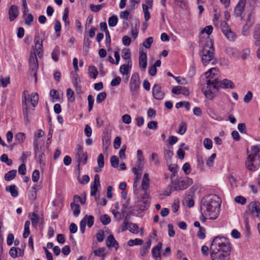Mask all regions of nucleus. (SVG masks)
Masks as SVG:
<instances>
[{"label":"nucleus","instance_id":"nucleus-1","mask_svg":"<svg viewBox=\"0 0 260 260\" xmlns=\"http://www.w3.org/2000/svg\"><path fill=\"white\" fill-rule=\"evenodd\" d=\"M231 251V244L228 239L216 237L210 248L211 258L212 260H229Z\"/></svg>","mask_w":260,"mask_h":260},{"label":"nucleus","instance_id":"nucleus-2","mask_svg":"<svg viewBox=\"0 0 260 260\" xmlns=\"http://www.w3.org/2000/svg\"><path fill=\"white\" fill-rule=\"evenodd\" d=\"M220 205V199L216 195L204 198L201 203L202 214L207 215L210 219H215L218 216Z\"/></svg>","mask_w":260,"mask_h":260},{"label":"nucleus","instance_id":"nucleus-3","mask_svg":"<svg viewBox=\"0 0 260 260\" xmlns=\"http://www.w3.org/2000/svg\"><path fill=\"white\" fill-rule=\"evenodd\" d=\"M29 64V74L35 77V82L36 83L37 81V71L39 68V64L36 53H31Z\"/></svg>","mask_w":260,"mask_h":260},{"label":"nucleus","instance_id":"nucleus-4","mask_svg":"<svg viewBox=\"0 0 260 260\" xmlns=\"http://www.w3.org/2000/svg\"><path fill=\"white\" fill-rule=\"evenodd\" d=\"M77 153L76 154V159L77 160V167L79 169L80 164L85 165L87 161V154L86 152H84L83 148L80 145H77Z\"/></svg>","mask_w":260,"mask_h":260},{"label":"nucleus","instance_id":"nucleus-5","mask_svg":"<svg viewBox=\"0 0 260 260\" xmlns=\"http://www.w3.org/2000/svg\"><path fill=\"white\" fill-rule=\"evenodd\" d=\"M140 77L137 73H134L131 78L129 82V90L133 94H135L140 87Z\"/></svg>","mask_w":260,"mask_h":260},{"label":"nucleus","instance_id":"nucleus-6","mask_svg":"<svg viewBox=\"0 0 260 260\" xmlns=\"http://www.w3.org/2000/svg\"><path fill=\"white\" fill-rule=\"evenodd\" d=\"M214 51L213 42L210 37H207L202 50V55L214 56Z\"/></svg>","mask_w":260,"mask_h":260},{"label":"nucleus","instance_id":"nucleus-7","mask_svg":"<svg viewBox=\"0 0 260 260\" xmlns=\"http://www.w3.org/2000/svg\"><path fill=\"white\" fill-rule=\"evenodd\" d=\"M247 212L260 218V203L256 201L250 202L247 206Z\"/></svg>","mask_w":260,"mask_h":260},{"label":"nucleus","instance_id":"nucleus-8","mask_svg":"<svg viewBox=\"0 0 260 260\" xmlns=\"http://www.w3.org/2000/svg\"><path fill=\"white\" fill-rule=\"evenodd\" d=\"M207 89L214 91V93L218 91L219 86V82L216 79L211 77L207 81Z\"/></svg>","mask_w":260,"mask_h":260},{"label":"nucleus","instance_id":"nucleus-9","mask_svg":"<svg viewBox=\"0 0 260 260\" xmlns=\"http://www.w3.org/2000/svg\"><path fill=\"white\" fill-rule=\"evenodd\" d=\"M152 95L153 98L157 100H160L164 98L165 94L158 84L154 85L152 88Z\"/></svg>","mask_w":260,"mask_h":260},{"label":"nucleus","instance_id":"nucleus-10","mask_svg":"<svg viewBox=\"0 0 260 260\" xmlns=\"http://www.w3.org/2000/svg\"><path fill=\"white\" fill-rule=\"evenodd\" d=\"M246 0H239L234 9V15L236 17L240 16L243 12Z\"/></svg>","mask_w":260,"mask_h":260},{"label":"nucleus","instance_id":"nucleus-11","mask_svg":"<svg viewBox=\"0 0 260 260\" xmlns=\"http://www.w3.org/2000/svg\"><path fill=\"white\" fill-rule=\"evenodd\" d=\"M255 158L252 157V154L248 155L247 158L245 161V166L246 168L250 171H255L258 169V168L253 164Z\"/></svg>","mask_w":260,"mask_h":260},{"label":"nucleus","instance_id":"nucleus-12","mask_svg":"<svg viewBox=\"0 0 260 260\" xmlns=\"http://www.w3.org/2000/svg\"><path fill=\"white\" fill-rule=\"evenodd\" d=\"M192 183V180L189 178H180L178 180V187L179 190H183L187 188Z\"/></svg>","mask_w":260,"mask_h":260},{"label":"nucleus","instance_id":"nucleus-13","mask_svg":"<svg viewBox=\"0 0 260 260\" xmlns=\"http://www.w3.org/2000/svg\"><path fill=\"white\" fill-rule=\"evenodd\" d=\"M8 14L10 21H14L17 17L19 14L17 6L15 5L11 6L9 10Z\"/></svg>","mask_w":260,"mask_h":260},{"label":"nucleus","instance_id":"nucleus-14","mask_svg":"<svg viewBox=\"0 0 260 260\" xmlns=\"http://www.w3.org/2000/svg\"><path fill=\"white\" fill-rule=\"evenodd\" d=\"M139 64L143 70H145L147 66V54L143 51H140L139 52Z\"/></svg>","mask_w":260,"mask_h":260},{"label":"nucleus","instance_id":"nucleus-15","mask_svg":"<svg viewBox=\"0 0 260 260\" xmlns=\"http://www.w3.org/2000/svg\"><path fill=\"white\" fill-rule=\"evenodd\" d=\"M253 37L256 40L255 45L259 46L260 45V24H256L254 27Z\"/></svg>","mask_w":260,"mask_h":260},{"label":"nucleus","instance_id":"nucleus-16","mask_svg":"<svg viewBox=\"0 0 260 260\" xmlns=\"http://www.w3.org/2000/svg\"><path fill=\"white\" fill-rule=\"evenodd\" d=\"M106 245L108 247H114L116 250L118 248V243L112 235H110L107 238L106 241Z\"/></svg>","mask_w":260,"mask_h":260},{"label":"nucleus","instance_id":"nucleus-17","mask_svg":"<svg viewBox=\"0 0 260 260\" xmlns=\"http://www.w3.org/2000/svg\"><path fill=\"white\" fill-rule=\"evenodd\" d=\"M220 87L223 88H234L235 85L234 83L230 80L227 79H223L221 82L219 83Z\"/></svg>","mask_w":260,"mask_h":260},{"label":"nucleus","instance_id":"nucleus-18","mask_svg":"<svg viewBox=\"0 0 260 260\" xmlns=\"http://www.w3.org/2000/svg\"><path fill=\"white\" fill-rule=\"evenodd\" d=\"M162 244L161 242H159L155 247L152 248V257H154V258H157L160 257V251L162 248Z\"/></svg>","mask_w":260,"mask_h":260},{"label":"nucleus","instance_id":"nucleus-19","mask_svg":"<svg viewBox=\"0 0 260 260\" xmlns=\"http://www.w3.org/2000/svg\"><path fill=\"white\" fill-rule=\"evenodd\" d=\"M150 205L149 200H141L137 205L139 210L144 211L148 208Z\"/></svg>","mask_w":260,"mask_h":260},{"label":"nucleus","instance_id":"nucleus-20","mask_svg":"<svg viewBox=\"0 0 260 260\" xmlns=\"http://www.w3.org/2000/svg\"><path fill=\"white\" fill-rule=\"evenodd\" d=\"M149 178L148 173H145L142 179L141 188L144 191H146L149 188Z\"/></svg>","mask_w":260,"mask_h":260},{"label":"nucleus","instance_id":"nucleus-21","mask_svg":"<svg viewBox=\"0 0 260 260\" xmlns=\"http://www.w3.org/2000/svg\"><path fill=\"white\" fill-rule=\"evenodd\" d=\"M132 63L126 64H124L121 66L120 68L119 71L121 74L123 75H126L127 76L129 74L130 70L132 68Z\"/></svg>","mask_w":260,"mask_h":260},{"label":"nucleus","instance_id":"nucleus-22","mask_svg":"<svg viewBox=\"0 0 260 260\" xmlns=\"http://www.w3.org/2000/svg\"><path fill=\"white\" fill-rule=\"evenodd\" d=\"M50 95L53 102L60 101V94L57 90L51 89L50 91Z\"/></svg>","mask_w":260,"mask_h":260},{"label":"nucleus","instance_id":"nucleus-23","mask_svg":"<svg viewBox=\"0 0 260 260\" xmlns=\"http://www.w3.org/2000/svg\"><path fill=\"white\" fill-rule=\"evenodd\" d=\"M6 191L10 192L13 197H16L18 194V190L15 185L7 186Z\"/></svg>","mask_w":260,"mask_h":260},{"label":"nucleus","instance_id":"nucleus-24","mask_svg":"<svg viewBox=\"0 0 260 260\" xmlns=\"http://www.w3.org/2000/svg\"><path fill=\"white\" fill-rule=\"evenodd\" d=\"M22 107L23 114L24 117V119L27 121H29L28 120V108L27 105V102L22 101Z\"/></svg>","mask_w":260,"mask_h":260},{"label":"nucleus","instance_id":"nucleus-25","mask_svg":"<svg viewBox=\"0 0 260 260\" xmlns=\"http://www.w3.org/2000/svg\"><path fill=\"white\" fill-rule=\"evenodd\" d=\"M151 240H149L143 245L142 248L141 249L140 252L141 256H144L148 252V249H149V248L151 246Z\"/></svg>","mask_w":260,"mask_h":260},{"label":"nucleus","instance_id":"nucleus-26","mask_svg":"<svg viewBox=\"0 0 260 260\" xmlns=\"http://www.w3.org/2000/svg\"><path fill=\"white\" fill-rule=\"evenodd\" d=\"M82 219H84L85 225H87L89 228H91L94 222V217L92 215L88 216L86 215Z\"/></svg>","mask_w":260,"mask_h":260},{"label":"nucleus","instance_id":"nucleus-27","mask_svg":"<svg viewBox=\"0 0 260 260\" xmlns=\"http://www.w3.org/2000/svg\"><path fill=\"white\" fill-rule=\"evenodd\" d=\"M98 71L94 66H90L88 68V74L90 77L95 79L98 75Z\"/></svg>","mask_w":260,"mask_h":260},{"label":"nucleus","instance_id":"nucleus-28","mask_svg":"<svg viewBox=\"0 0 260 260\" xmlns=\"http://www.w3.org/2000/svg\"><path fill=\"white\" fill-rule=\"evenodd\" d=\"M71 208L73 211V214L75 217L79 215L80 213V206L74 202L71 203Z\"/></svg>","mask_w":260,"mask_h":260},{"label":"nucleus","instance_id":"nucleus-29","mask_svg":"<svg viewBox=\"0 0 260 260\" xmlns=\"http://www.w3.org/2000/svg\"><path fill=\"white\" fill-rule=\"evenodd\" d=\"M39 101V95L37 92H34L31 93V96H30V103L31 105L34 107H35L38 103Z\"/></svg>","mask_w":260,"mask_h":260},{"label":"nucleus","instance_id":"nucleus-30","mask_svg":"<svg viewBox=\"0 0 260 260\" xmlns=\"http://www.w3.org/2000/svg\"><path fill=\"white\" fill-rule=\"evenodd\" d=\"M17 171L16 170H12L8 172L5 175V179L7 181H10L13 179L16 175Z\"/></svg>","mask_w":260,"mask_h":260},{"label":"nucleus","instance_id":"nucleus-31","mask_svg":"<svg viewBox=\"0 0 260 260\" xmlns=\"http://www.w3.org/2000/svg\"><path fill=\"white\" fill-rule=\"evenodd\" d=\"M251 150L253 152V154H252V157L255 158L256 157H258V158H260V156L258 154L259 152L260 151V145H256L251 147Z\"/></svg>","mask_w":260,"mask_h":260},{"label":"nucleus","instance_id":"nucleus-32","mask_svg":"<svg viewBox=\"0 0 260 260\" xmlns=\"http://www.w3.org/2000/svg\"><path fill=\"white\" fill-rule=\"evenodd\" d=\"M84 197L82 198L78 195H75L73 197V201L74 203L80 202L82 205H84L86 202V195L83 193Z\"/></svg>","mask_w":260,"mask_h":260},{"label":"nucleus","instance_id":"nucleus-33","mask_svg":"<svg viewBox=\"0 0 260 260\" xmlns=\"http://www.w3.org/2000/svg\"><path fill=\"white\" fill-rule=\"evenodd\" d=\"M178 180H174L172 181L171 184L168 186V188L170 189V193L168 194V196L171 194L172 191L179 189V187H178Z\"/></svg>","mask_w":260,"mask_h":260},{"label":"nucleus","instance_id":"nucleus-34","mask_svg":"<svg viewBox=\"0 0 260 260\" xmlns=\"http://www.w3.org/2000/svg\"><path fill=\"white\" fill-rule=\"evenodd\" d=\"M144 158H137V160L136 161V168L137 170L140 171V172H142L144 168Z\"/></svg>","mask_w":260,"mask_h":260},{"label":"nucleus","instance_id":"nucleus-35","mask_svg":"<svg viewBox=\"0 0 260 260\" xmlns=\"http://www.w3.org/2000/svg\"><path fill=\"white\" fill-rule=\"evenodd\" d=\"M202 91L203 92L206 98L210 100H212L215 96V94L214 91L210 90L206 88V90H205L203 89Z\"/></svg>","mask_w":260,"mask_h":260},{"label":"nucleus","instance_id":"nucleus-36","mask_svg":"<svg viewBox=\"0 0 260 260\" xmlns=\"http://www.w3.org/2000/svg\"><path fill=\"white\" fill-rule=\"evenodd\" d=\"M122 57L124 60H127V63H132L131 61V53L128 49L123 50L122 52Z\"/></svg>","mask_w":260,"mask_h":260},{"label":"nucleus","instance_id":"nucleus-37","mask_svg":"<svg viewBox=\"0 0 260 260\" xmlns=\"http://www.w3.org/2000/svg\"><path fill=\"white\" fill-rule=\"evenodd\" d=\"M25 139V135L23 133H18L15 137V140L19 143H22Z\"/></svg>","mask_w":260,"mask_h":260},{"label":"nucleus","instance_id":"nucleus-38","mask_svg":"<svg viewBox=\"0 0 260 260\" xmlns=\"http://www.w3.org/2000/svg\"><path fill=\"white\" fill-rule=\"evenodd\" d=\"M29 216L32 226H36L39 221V216L36 213L33 212L31 215H29Z\"/></svg>","mask_w":260,"mask_h":260},{"label":"nucleus","instance_id":"nucleus-39","mask_svg":"<svg viewBox=\"0 0 260 260\" xmlns=\"http://www.w3.org/2000/svg\"><path fill=\"white\" fill-rule=\"evenodd\" d=\"M118 22V18L116 15H113L109 17L108 19V24L110 26L114 27L116 25Z\"/></svg>","mask_w":260,"mask_h":260},{"label":"nucleus","instance_id":"nucleus-40","mask_svg":"<svg viewBox=\"0 0 260 260\" xmlns=\"http://www.w3.org/2000/svg\"><path fill=\"white\" fill-rule=\"evenodd\" d=\"M105 248H100L96 250H95L93 252L95 255L97 256H101L102 257L105 258L106 256V253L105 252Z\"/></svg>","mask_w":260,"mask_h":260},{"label":"nucleus","instance_id":"nucleus-41","mask_svg":"<svg viewBox=\"0 0 260 260\" xmlns=\"http://www.w3.org/2000/svg\"><path fill=\"white\" fill-rule=\"evenodd\" d=\"M107 94L105 92L99 93L96 96V102L98 103H101L103 102L106 98Z\"/></svg>","mask_w":260,"mask_h":260},{"label":"nucleus","instance_id":"nucleus-42","mask_svg":"<svg viewBox=\"0 0 260 260\" xmlns=\"http://www.w3.org/2000/svg\"><path fill=\"white\" fill-rule=\"evenodd\" d=\"M100 220L104 225H107L111 221L110 217L107 214H104L100 217Z\"/></svg>","mask_w":260,"mask_h":260},{"label":"nucleus","instance_id":"nucleus-43","mask_svg":"<svg viewBox=\"0 0 260 260\" xmlns=\"http://www.w3.org/2000/svg\"><path fill=\"white\" fill-rule=\"evenodd\" d=\"M204 146L208 150H210L212 147V141L209 138H205L203 142Z\"/></svg>","mask_w":260,"mask_h":260},{"label":"nucleus","instance_id":"nucleus-44","mask_svg":"<svg viewBox=\"0 0 260 260\" xmlns=\"http://www.w3.org/2000/svg\"><path fill=\"white\" fill-rule=\"evenodd\" d=\"M110 162L112 167L117 168L119 163V158L116 155H113L110 158Z\"/></svg>","mask_w":260,"mask_h":260},{"label":"nucleus","instance_id":"nucleus-45","mask_svg":"<svg viewBox=\"0 0 260 260\" xmlns=\"http://www.w3.org/2000/svg\"><path fill=\"white\" fill-rule=\"evenodd\" d=\"M224 34L226 37L228 39L231 41H234L236 39V35L235 33L231 30V29L226 31Z\"/></svg>","mask_w":260,"mask_h":260},{"label":"nucleus","instance_id":"nucleus-46","mask_svg":"<svg viewBox=\"0 0 260 260\" xmlns=\"http://www.w3.org/2000/svg\"><path fill=\"white\" fill-rule=\"evenodd\" d=\"M59 54V49L58 47H56L54 48V49L53 50V51L51 54L52 58L55 61H57L58 60V56Z\"/></svg>","mask_w":260,"mask_h":260},{"label":"nucleus","instance_id":"nucleus-47","mask_svg":"<svg viewBox=\"0 0 260 260\" xmlns=\"http://www.w3.org/2000/svg\"><path fill=\"white\" fill-rule=\"evenodd\" d=\"M0 158L2 161L5 162L8 166H10L12 164V160L9 159L6 154H2Z\"/></svg>","mask_w":260,"mask_h":260},{"label":"nucleus","instance_id":"nucleus-48","mask_svg":"<svg viewBox=\"0 0 260 260\" xmlns=\"http://www.w3.org/2000/svg\"><path fill=\"white\" fill-rule=\"evenodd\" d=\"M54 28L55 32H56L57 36H60V31L61 30V24L59 20H55Z\"/></svg>","mask_w":260,"mask_h":260},{"label":"nucleus","instance_id":"nucleus-49","mask_svg":"<svg viewBox=\"0 0 260 260\" xmlns=\"http://www.w3.org/2000/svg\"><path fill=\"white\" fill-rule=\"evenodd\" d=\"M129 231L132 233H134V234H137L138 233V225L135 224V223H130L129 224Z\"/></svg>","mask_w":260,"mask_h":260},{"label":"nucleus","instance_id":"nucleus-50","mask_svg":"<svg viewBox=\"0 0 260 260\" xmlns=\"http://www.w3.org/2000/svg\"><path fill=\"white\" fill-rule=\"evenodd\" d=\"M36 47L43 48V41L42 39H40L39 36H36L34 39Z\"/></svg>","mask_w":260,"mask_h":260},{"label":"nucleus","instance_id":"nucleus-51","mask_svg":"<svg viewBox=\"0 0 260 260\" xmlns=\"http://www.w3.org/2000/svg\"><path fill=\"white\" fill-rule=\"evenodd\" d=\"M153 41V38L151 37L147 38L145 41H144L143 43V45L146 48H149L150 47L151 45L152 44Z\"/></svg>","mask_w":260,"mask_h":260},{"label":"nucleus","instance_id":"nucleus-52","mask_svg":"<svg viewBox=\"0 0 260 260\" xmlns=\"http://www.w3.org/2000/svg\"><path fill=\"white\" fill-rule=\"evenodd\" d=\"M104 6V4L94 5L93 4H91L90 5V8L91 10L94 12H98L100 11L101 9Z\"/></svg>","mask_w":260,"mask_h":260},{"label":"nucleus","instance_id":"nucleus-53","mask_svg":"<svg viewBox=\"0 0 260 260\" xmlns=\"http://www.w3.org/2000/svg\"><path fill=\"white\" fill-rule=\"evenodd\" d=\"M142 7L144 13L145 20L147 21L150 19V13L148 10V7L145 4H143Z\"/></svg>","mask_w":260,"mask_h":260},{"label":"nucleus","instance_id":"nucleus-54","mask_svg":"<svg viewBox=\"0 0 260 260\" xmlns=\"http://www.w3.org/2000/svg\"><path fill=\"white\" fill-rule=\"evenodd\" d=\"M186 124L185 122H181L179 125V129L178 130V133L180 135L184 134L186 131Z\"/></svg>","mask_w":260,"mask_h":260},{"label":"nucleus","instance_id":"nucleus-55","mask_svg":"<svg viewBox=\"0 0 260 260\" xmlns=\"http://www.w3.org/2000/svg\"><path fill=\"white\" fill-rule=\"evenodd\" d=\"M143 241L142 240L140 239H135L134 240H130L128 242V244L132 246L135 245H141Z\"/></svg>","mask_w":260,"mask_h":260},{"label":"nucleus","instance_id":"nucleus-56","mask_svg":"<svg viewBox=\"0 0 260 260\" xmlns=\"http://www.w3.org/2000/svg\"><path fill=\"white\" fill-rule=\"evenodd\" d=\"M216 154L213 153L206 161V165L208 167H211L213 166L214 160L215 158Z\"/></svg>","mask_w":260,"mask_h":260},{"label":"nucleus","instance_id":"nucleus-57","mask_svg":"<svg viewBox=\"0 0 260 260\" xmlns=\"http://www.w3.org/2000/svg\"><path fill=\"white\" fill-rule=\"evenodd\" d=\"M213 27L211 25H208L206 26L201 30V34L206 33L209 36L212 32Z\"/></svg>","mask_w":260,"mask_h":260},{"label":"nucleus","instance_id":"nucleus-58","mask_svg":"<svg viewBox=\"0 0 260 260\" xmlns=\"http://www.w3.org/2000/svg\"><path fill=\"white\" fill-rule=\"evenodd\" d=\"M80 80L78 76L77 75L74 78V85L77 90H81V86L80 84Z\"/></svg>","mask_w":260,"mask_h":260},{"label":"nucleus","instance_id":"nucleus-59","mask_svg":"<svg viewBox=\"0 0 260 260\" xmlns=\"http://www.w3.org/2000/svg\"><path fill=\"white\" fill-rule=\"evenodd\" d=\"M213 57L214 56H211V55L208 56L207 55H202V60L203 64L206 65L210 61L213 59Z\"/></svg>","mask_w":260,"mask_h":260},{"label":"nucleus","instance_id":"nucleus-60","mask_svg":"<svg viewBox=\"0 0 260 260\" xmlns=\"http://www.w3.org/2000/svg\"><path fill=\"white\" fill-rule=\"evenodd\" d=\"M220 26L221 28L223 34L231 29L228 23L225 21H222L221 22Z\"/></svg>","mask_w":260,"mask_h":260},{"label":"nucleus","instance_id":"nucleus-61","mask_svg":"<svg viewBox=\"0 0 260 260\" xmlns=\"http://www.w3.org/2000/svg\"><path fill=\"white\" fill-rule=\"evenodd\" d=\"M98 165L101 168H103L104 166V157L103 154L101 153L99 155L97 159Z\"/></svg>","mask_w":260,"mask_h":260},{"label":"nucleus","instance_id":"nucleus-62","mask_svg":"<svg viewBox=\"0 0 260 260\" xmlns=\"http://www.w3.org/2000/svg\"><path fill=\"white\" fill-rule=\"evenodd\" d=\"M250 53V49L248 48L244 49L241 53V58L243 60H245L249 56Z\"/></svg>","mask_w":260,"mask_h":260},{"label":"nucleus","instance_id":"nucleus-63","mask_svg":"<svg viewBox=\"0 0 260 260\" xmlns=\"http://www.w3.org/2000/svg\"><path fill=\"white\" fill-rule=\"evenodd\" d=\"M182 170L185 174H189L191 172L190 166L189 163H185L183 167Z\"/></svg>","mask_w":260,"mask_h":260},{"label":"nucleus","instance_id":"nucleus-64","mask_svg":"<svg viewBox=\"0 0 260 260\" xmlns=\"http://www.w3.org/2000/svg\"><path fill=\"white\" fill-rule=\"evenodd\" d=\"M40 178V172L38 170H35L32 174V180L34 182H37Z\"/></svg>","mask_w":260,"mask_h":260}]
</instances>
